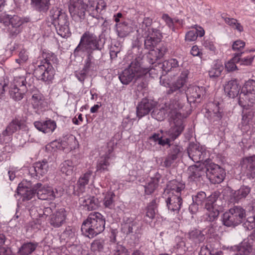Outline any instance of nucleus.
<instances>
[{"label": "nucleus", "instance_id": "nucleus-1", "mask_svg": "<svg viewBox=\"0 0 255 255\" xmlns=\"http://www.w3.org/2000/svg\"><path fill=\"white\" fill-rule=\"evenodd\" d=\"M189 71L187 70L182 72L177 79L172 84L165 82L164 80L162 84L165 87H168L169 90L167 91V94H171L176 92L174 99L170 105L175 109L183 110L184 107L183 101L186 100L189 103H194L198 99H200L201 96L204 93V89L203 87L197 86H189L186 90L185 86L187 81ZM162 82V81H160Z\"/></svg>", "mask_w": 255, "mask_h": 255}, {"label": "nucleus", "instance_id": "nucleus-2", "mask_svg": "<svg viewBox=\"0 0 255 255\" xmlns=\"http://www.w3.org/2000/svg\"><path fill=\"white\" fill-rule=\"evenodd\" d=\"M105 220L99 212L91 213L81 226V231L85 236L93 238L105 229Z\"/></svg>", "mask_w": 255, "mask_h": 255}, {"label": "nucleus", "instance_id": "nucleus-3", "mask_svg": "<svg viewBox=\"0 0 255 255\" xmlns=\"http://www.w3.org/2000/svg\"><path fill=\"white\" fill-rule=\"evenodd\" d=\"M101 40L94 33L89 31L85 32L81 37L80 41L74 51V54L79 52L92 54L95 50L101 51L103 46L100 44Z\"/></svg>", "mask_w": 255, "mask_h": 255}, {"label": "nucleus", "instance_id": "nucleus-4", "mask_svg": "<svg viewBox=\"0 0 255 255\" xmlns=\"http://www.w3.org/2000/svg\"><path fill=\"white\" fill-rule=\"evenodd\" d=\"M49 16L58 35L64 38L70 35L68 17L65 12L56 7H53L50 10Z\"/></svg>", "mask_w": 255, "mask_h": 255}, {"label": "nucleus", "instance_id": "nucleus-5", "mask_svg": "<svg viewBox=\"0 0 255 255\" xmlns=\"http://www.w3.org/2000/svg\"><path fill=\"white\" fill-rule=\"evenodd\" d=\"M220 192L218 191L213 192L207 197L205 204V208L207 212L206 214V220L213 222L218 217L220 212L223 209V201L220 198Z\"/></svg>", "mask_w": 255, "mask_h": 255}, {"label": "nucleus", "instance_id": "nucleus-6", "mask_svg": "<svg viewBox=\"0 0 255 255\" xmlns=\"http://www.w3.org/2000/svg\"><path fill=\"white\" fill-rule=\"evenodd\" d=\"M171 111L170 115L174 121V125L168 131V135L172 140H174L182 132L184 129L183 119L186 118L187 114L184 112V110L175 109L172 106H169Z\"/></svg>", "mask_w": 255, "mask_h": 255}, {"label": "nucleus", "instance_id": "nucleus-7", "mask_svg": "<svg viewBox=\"0 0 255 255\" xmlns=\"http://www.w3.org/2000/svg\"><path fill=\"white\" fill-rule=\"evenodd\" d=\"M246 217L245 210L240 206H235L223 215V224L227 227H235L242 223Z\"/></svg>", "mask_w": 255, "mask_h": 255}, {"label": "nucleus", "instance_id": "nucleus-8", "mask_svg": "<svg viewBox=\"0 0 255 255\" xmlns=\"http://www.w3.org/2000/svg\"><path fill=\"white\" fill-rule=\"evenodd\" d=\"M161 37V34L158 30H152L151 33H148L147 35L143 37L145 38V48L150 50L148 54V57L151 59L152 63L155 62L158 58L163 55V53L160 51L158 52V55H157L156 51L153 49V48L160 42Z\"/></svg>", "mask_w": 255, "mask_h": 255}, {"label": "nucleus", "instance_id": "nucleus-9", "mask_svg": "<svg viewBox=\"0 0 255 255\" xmlns=\"http://www.w3.org/2000/svg\"><path fill=\"white\" fill-rule=\"evenodd\" d=\"M27 82L24 76L14 77L9 91L10 98L16 101L21 100L27 91Z\"/></svg>", "mask_w": 255, "mask_h": 255}, {"label": "nucleus", "instance_id": "nucleus-10", "mask_svg": "<svg viewBox=\"0 0 255 255\" xmlns=\"http://www.w3.org/2000/svg\"><path fill=\"white\" fill-rule=\"evenodd\" d=\"M87 4L83 0H70L68 8L72 17L75 20L85 18Z\"/></svg>", "mask_w": 255, "mask_h": 255}, {"label": "nucleus", "instance_id": "nucleus-11", "mask_svg": "<svg viewBox=\"0 0 255 255\" xmlns=\"http://www.w3.org/2000/svg\"><path fill=\"white\" fill-rule=\"evenodd\" d=\"M207 177L211 183L219 184L221 183L225 177V171L218 165L213 163L207 164Z\"/></svg>", "mask_w": 255, "mask_h": 255}, {"label": "nucleus", "instance_id": "nucleus-12", "mask_svg": "<svg viewBox=\"0 0 255 255\" xmlns=\"http://www.w3.org/2000/svg\"><path fill=\"white\" fill-rule=\"evenodd\" d=\"M33 74L37 79L49 83L53 79L55 72L53 66L39 65L34 69Z\"/></svg>", "mask_w": 255, "mask_h": 255}, {"label": "nucleus", "instance_id": "nucleus-13", "mask_svg": "<svg viewBox=\"0 0 255 255\" xmlns=\"http://www.w3.org/2000/svg\"><path fill=\"white\" fill-rule=\"evenodd\" d=\"M207 164L193 165L188 168L189 179L191 181L201 182L207 176Z\"/></svg>", "mask_w": 255, "mask_h": 255}, {"label": "nucleus", "instance_id": "nucleus-14", "mask_svg": "<svg viewBox=\"0 0 255 255\" xmlns=\"http://www.w3.org/2000/svg\"><path fill=\"white\" fill-rule=\"evenodd\" d=\"M17 193L21 196L22 201L29 200L37 193L35 185L32 187L31 183L26 181H23L19 184L17 188Z\"/></svg>", "mask_w": 255, "mask_h": 255}, {"label": "nucleus", "instance_id": "nucleus-15", "mask_svg": "<svg viewBox=\"0 0 255 255\" xmlns=\"http://www.w3.org/2000/svg\"><path fill=\"white\" fill-rule=\"evenodd\" d=\"M35 188L37 190V196L41 200H54L58 195L56 189L54 190L51 187H45L41 183L35 184Z\"/></svg>", "mask_w": 255, "mask_h": 255}, {"label": "nucleus", "instance_id": "nucleus-16", "mask_svg": "<svg viewBox=\"0 0 255 255\" xmlns=\"http://www.w3.org/2000/svg\"><path fill=\"white\" fill-rule=\"evenodd\" d=\"M170 149L168 155L164 161V165L166 167H170L174 162L182 156L183 148L177 144H169Z\"/></svg>", "mask_w": 255, "mask_h": 255}, {"label": "nucleus", "instance_id": "nucleus-17", "mask_svg": "<svg viewBox=\"0 0 255 255\" xmlns=\"http://www.w3.org/2000/svg\"><path fill=\"white\" fill-rule=\"evenodd\" d=\"M122 231L127 235L134 234H140L141 231V225L138 221L128 218L124 220L122 225Z\"/></svg>", "mask_w": 255, "mask_h": 255}, {"label": "nucleus", "instance_id": "nucleus-18", "mask_svg": "<svg viewBox=\"0 0 255 255\" xmlns=\"http://www.w3.org/2000/svg\"><path fill=\"white\" fill-rule=\"evenodd\" d=\"M155 103L147 98H143L138 104L136 107V115L140 119L148 115L155 107Z\"/></svg>", "mask_w": 255, "mask_h": 255}, {"label": "nucleus", "instance_id": "nucleus-19", "mask_svg": "<svg viewBox=\"0 0 255 255\" xmlns=\"http://www.w3.org/2000/svg\"><path fill=\"white\" fill-rule=\"evenodd\" d=\"M187 150L189 157L194 162H199L204 159L206 152L202 147L194 143H191Z\"/></svg>", "mask_w": 255, "mask_h": 255}, {"label": "nucleus", "instance_id": "nucleus-20", "mask_svg": "<svg viewBox=\"0 0 255 255\" xmlns=\"http://www.w3.org/2000/svg\"><path fill=\"white\" fill-rule=\"evenodd\" d=\"M3 18L6 21L8 20L12 26L10 33L12 36H16L20 32L21 30L20 26L24 22L23 19L17 15L8 14H5Z\"/></svg>", "mask_w": 255, "mask_h": 255}, {"label": "nucleus", "instance_id": "nucleus-21", "mask_svg": "<svg viewBox=\"0 0 255 255\" xmlns=\"http://www.w3.org/2000/svg\"><path fill=\"white\" fill-rule=\"evenodd\" d=\"M66 216L65 209L56 210L50 217L49 224L54 228H59L65 223Z\"/></svg>", "mask_w": 255, "mask_h": 255}, {"label": "nucleus", "instance_id": "nucleus-22", "mask_svg": "<svg viewBox=\"0 0 255 255\" xmlns=\"http://www.w3.org/2000/svg\"><path fill=\"white\" fill-rule=\"evenodd\" d=\"M49 169V165L46 160L34 163L32 167L30 169L29 172L32 175L40 178L46 174Z\"/></svg>", "mask_w": 255, "mask_h": 255}, {"label": "nucleus", "instance_id": "nucleus-23", "mask_svg": "<svg viewBox=\"0 0 255 255\" xmlns=\"http://www.w3.org/2000/svg\"><path fill=\"white\" fill-rule=\"evenodd\" d=\"M25 127V125L23 121L15 118L7 125L6 128L2 132V135L4 137L10 136L18 129L23 128Z\"/></svg>", "mask_w": 255, "mask_h": 255}, {"label": "nucleus", "instance_id": "nucleus-24", "mask_svg": "<svg viewBox=\"0 0 255 255\" xmlns=\"http://www.w3.org/2000/svg\"><path fill=\"white\" fill-rule=\"evenodd\" d=\"M185 187V183L182 181L173 180L169 181L166 186V191L169 195L179 194L181 195V192Z\"/></svg>", "mask_w": 255, "mask_h": 255}, {"label": "nucleus", "instance_id": "nucleus-25", "mask_svg": "<svg viewBox=\"0 0 255 255\" xmlns=\"http://www.w3.org/2000/svg\"><path fill=\"white\" fill-rule=\"evenodd\" d=\"M230 253L249 255L253 251V245L249 240H244L238 247H232L228 250Z\"/></svg>", "mask_w": 255, "mask_h": 255}, {"label": "nucleus", "instance_id": "nucleus-26", "mask_svg": "<svg viewBox=\"0 0 255 255\" xmlns=\"http://www.w3.org/2000/svg\"><path fill=\"white\" fill-rule=\"evenodd\" d=\"M152 23V19L149 17H145L141 23L139 24V27L137 29V39H140L147 35L148 33H151L152 30H156L150 28Z\"/></svg>", "mask_w": 255, "mask_h": 255}, {"label": "nucleus", "instance_id": "nucleus-27", "mask_svg": "<svg viewBox=\"0 0 255 255\" xmlns=\"http://www.w3.org/2000/svg\"><path fill=\"white\" fill-rule=\"evenodd\" d=\"M166 202L169 210L178 212L182 204V199L179 194L169 195Z\"/></svg>", "mask_w": 255, "mask_h": 255}, {"label": "nucleus", "instance_id": "nucleus-28", "mask_svg": "<svg viewBox=\"0 0 255 255\" xmlns=\"http://www.w3.org/2000/svg\"><path fill=\"white\" fill-rule=\"evenodd\" d=\"M115 27L118 36L122 38L126 37L132 31L131 22L128 20L116 24Z\"/></svg>", "mask_w": 255, "mask_h": 255}, {"label": "nucleus", "instance_id": "nucleus-29", "mask_svg": "<svg viewBox=\"0 0 255 255\" xmlns=\"http://www.w3.org/2000/svg\"><path fill=\"white\" fill-rule=\"evenodd\" d=\"M35 127L39 131L44 133L53 132L56 128V124L54 121L49 120L43 122L39 121L35 122Z\"/></svg>", "mask_w": 255, "mask_h": 255}, {"label": "nucleus", "instance_id": "nucleus-30", "mask_svg": "<svg viewBox=\"0 0 255 255\" xmlns=\"http://www.w3.org/2000/svg\"><path fill=\"white\" fill-rule=\"evenodd\" d=\"M104 2L103 0H100L97 3L94 1H89L88 4H87L86 10L89 12L93 19L96 18V20L98 21L97 17L99 16L98 10L100 9V6H101V9L102 10L105 7V5L103 4Z\"/></svg>", "mask_w": 255, "mask_h": 255}, {"label": "nucleus", "instance_id": "nucleus-31", "mask_svg": "<svg viewBox=\"0 0 255 255\" xmlns=\"http://www.w3.org/2000/svg\"><path fill=\"white\" fill-rule=\"evenodd\" d=\"M80 204L87 207L88 210L91 211L96 209L98 207L97 198L94 196L86 195L80 198Z\"/></svg>", "mask_w": 255, "mask_h": 255}, {"label": "nucleus", "instance_id": "nucleus-32", "mask_svg": "<svg viewBox=\"0 0 255 255\" xmlns=\"http://www.w3.org/2000/svg\"><path fill=\"white\" fill-rule=\"evenodd\" d=\"M246 168L247 176L254 178L255 176V155L247 157L243 161V167Z\"/></svg>", "mask_w": 255, "mask_h": 255}, {"label": "nucleus", "instance_id": "nucleus-33", "mask_svg": "<svg viewBox=\"0 0 255 255\" xmlns=\"http://www.w3.org/2000/svg\"><path fill=\"white\" fill-rule=\"evenodd\" d=\"M38 246L36 242H27L23 244L19 248L17 251L18 255H29L34 252Z\"/></svg>", "mask_w": 255, "mask_h": 255}, {"label": "nucleus", "instance_id": "nucleus-34", "mask_svg": "<svg viewBox=\"0 0 255 255\" xmlns=\"http://www.w3.org/2000/svg\"><path fill=\"white\" fill-rule=\"evenodd\" d=\"M240 86L236 81H230L224 87L225 92L229 98H234L239 93Z\"/></svg>", "mask_w": 255, "mask_h": 255}, {"label": "nucleus", "instance_id": "nucleus-35", "mask_svg": "<svg viewBox=\"0 0 255 255\" xmlns=\"http://www.w3.org/2000/svg\"><path fill=\"white\" fill-rule=\"evenodd\" d=\"M212 105L214 109H208L205 116L212 123L219 122L222 117V114L219 111V108L217 104H212Z\"/></svg>", "mask_w": 255, "mask_h": 255}, {"label": "nucleus", "instance_id": "nucleus-36", "mask_svg": "<svg viewBox=\"0 0 255 255\" xmlns=\"http://www.w3.org/2000/svg\"><path fill=\"white\" fill-rule=\"evenodd\" d=\"M128 68L137 76L142 75L144 72L142 66V58L140 57H136L131 62Z\"/></svg>", "mask_w": 255, "mask_h": 255}, {"label": "nucleus", "instance_id": "nucleus-37", "mask_svg": "<svg viewBox=\"0 0 255 255\" xmlns=\"http://www.w3.org/2000/svg\"><path fill=\"white\" fill-rule=\"evenodd\" d=\"M159 179V177L156 176L155 177L151 178L146 183L144 186L145 194L151 195L155 191L158 186Z\"/></svg>", "mask_w": 255, "mask_h": 255}, {"label": "nucleus", "instance_id": "nucleus-38", "mask_svg": "<svg viewBox=\"0 0 255 255\" xmlns=\"http://www.w3.org/2000/svg\"><path fill=\"white\" fill-rule=\"evenodd\" d=\"M113 149H109V154H106L104 157H102L99 160L97 165V171L103 172L105 171H108V166L110 164V160L111 159V156L110 154L112 152Z\"/></svg>", "mask_w": 255, "mask_h": 255}, {"label": "nucleus", "instance_id": "nucleus-39", "mask_svg": "<svg viewBox=\"0 0 255 255\" xmlns=\"http://www.w3.org/2000/svg\"><path fill=\"white\" fill-rule=\"evenodd\" d=\"M250 191L251 188L249 187L242 186L239 190L233 193L232 197L235 202H238L242 199L246 198Z\"/></svg>", "mask_w": 255, "mask_h": 255}, {"label": "nucleus", "instance_id": "nucleus-40", "mask_svg": "<svg viewBox=\"0 0 255 255\" xmlns=\"http://www.w3.org/2000/svg\"><path fill=\"white\" fill-rule=\"evenodd\" d=\"M137 75L129 70L128 68L125 69L119 75V78L121 82L125 85L128 84Z\"/></svg>", "mask_w": 255, "mask_h": 255}, {"label": "nucleus", "instance_id": "nucleus-41", "mask_svg": "<svg viewBox=\"0 0 255 255\" xmlns=\"http://www.w3.org/2000/svg\"><path fill=\"white\" fill-rule=\"evenodd\" d=\"M35 9L40 12H46L49 8V0H31Z\"/></svg>", "mask_w": 255, "mask_h": 255}, {"label": "nucleus", "instance_id": "nucleus-42", "mask_svg": "<svg viewBox=\"0 0 255 255\" xmlns=\"http://www.w3.org/2000/svg\"><path fill=\"white\" fill-rule=\"evenodd\" d=\"M157 206V199L153 200L147 206L146 208L145 217L149 219L152 220L155 215V210Z\"/></svg>", "mask_w": 255, "mask_h": 255}, {"label": "nucleus", "instance_id": "nucleus-43", "mask_svg": "<svg viewBox=\"0 0 255 255\" xmlns=\"http://www.w3.org/2000/svg\"><path fill=\"white\" fill-rule=\"evenodd\" d=\"M188 238L195 243H200L205 240L204 234L200 230H195L189 232Z\"/></svg>", "mask_w": 255, "mask_h": 255}, {"label": "nucleus", "instance_id": "nucleus-44", "mask_svg": "<svg viewBox=\"0 0 255 255\" xmlns=\"http://www.w3.org/2000/svg\"><path fill=\"white\" fill-rule=\"evenodd\" d=\"M105 241L103 239L95 240L91 244V250L94 253L102 252L104 250Z\"/></svg>", "mask_w": 255, "mask_h": 255}, {"label": "nucleus", "instance_id": "nucleus-45", "mask_svg": "<svg viewBox=\"0 0 255 255\" xmlns=\"http://www.w3.org/2000/svg\"><path fill=\"white\" fill-rule=\"evenodd\" d=\"M179 64L178 61L175 59H171L167 61H164L161 64V68L162 70L167 73L172 70V68L178 67Z\"/></svg>", "mask_w": 255, "mask_h": 255}, {"label": "nucleus", "instance_id": "nucleus-46", "mask_svg": "<svg viewBox=\"0 0 255 255\" xmlns=\"http://www.w3.org/2000/svg\"><path fill=\"white\" fill-rule=\"evenodd\" d=\"M74 168L73 162L70 160H65L61 164V171L66 175H71L73 172Z\"/></svg>", "mask_w": 255, "mask_h": 255}, {"label": "nucleus", "instance_id": "nucleus-47", "mask_svg": "<svg viewBox=\"0 0 255 255\" xmlns=\"http://www.w3.org/2000/svg\"><path fill=\"white\" fill-rule=\"evenodd\" d=\"M242 53H238L235 54L234 57L225 64V68L228 71H233L237 69L236 63L240 62Z\"/></svg>", "mask_w": 255, "mask_h": 255}, {"label": "nucleus", "instance_id": "nucleus-48", "mask_svg": "<svg viewBox=\"0 0 255 255\" xmlns=\"http://www.w3.org/2000/svg\"><path fill=\"white\" fill-rule=\"evenodd\" d=\"M56 210L55 205L54 204H51L48 207H45L43 209H39L38 213L39 217H47L49 216H50V217Z\"/></svg>", "mask_w": 255, "mask_h": 255}, {"label": "nucleus", "instance_id": "nucleus-49", "mask_svg": "<svg viewBox=\"0 0 255 255\" xmlns=\"http://www.w3.org/2000/svg\"><path fill=\"white\" fill-rule=\"evenodd\" d=\"M243 91L251 93V99H254L255 97V81L254 80H249L247 81L242 88Z\"/></svg>", "mask_w": 255, "mask_h": 255}, {"label": "nucleus", "instance_id": "nucleus-50", "mask_svg": "<svg viewBox=\"0 0 255 255\" xmlns=\"http://www.w3.org/2000/svg\"><path fill=\"white\" fill-rule=\"evenodd\" d=\"M44 58V62L41 65H46V66H52V64H57L58 59L56 56L52 53H45L43 54Z\"/></svg>", "mask_w": 255, "mask_h": 255}, {"label": "nucleus", "instance_id": "nucleus-51", "mask_svg": "<svg viewBox=\"0 0 255 255\" xmlns=\"http://www.w3.org/2000/svg\"><path fill=\"white\" fill-rule=\"evenodd\" d=\"M224 69L223 66L220 64H216L209 71V76L211 78L218 77L221 75V72Z\"/></svg>", "mask_w": 255, "mask_h": 255}, {"label": "nucleus", "instance_id": "nucleus-52", "mask_svg": "<svg viewBox=\"0 0 255 255\" xmlns=\"http://www.w3.org/2000/svg\"><path fill=\"white\" fill-rule=\"evenodd\" d=\"M115 195L113 192L108 193L104 199V205L105 207L113 209L115 206L114 198Z\"/></svg>", "mask_w": 255, "mask_h": 255}, {"label": "nucleus", "instance_id": "nucleus-53", "mask_svg": "<svg viewBox=\"0 0 255 255\" xmlns=\"http://www.w3.org/2000/svg\"><path fill=\"white\" fill-rule=\"evenodd\" d=\"M193 201L202 206L204 202H206L207 199L206 194L204 192L201 191L197 193V194L193 196Z\"/></svg>", "mask_w": 255, "mask_h": 255}, {"label": "nucleus", "instance_id": "nucleus-54", "mask_svg": "<svg viewBox=\"0 0 255 255\" xmlns=\"http://www.w3.org/2000/svg\"><path fill=\"white\" fill-rule=\"evenodd\" d=\"M92 171H88L82 176H81L78 180V184L80 187H84L89 183V180L92 174Z\"/></svg>", "mask_w": 255, "mask_h": 255}, {"label": "nucleus", "instance_id": "nucleus-55", "mask_svg": "<svg viewBox=\"0 0 255 255\" xmlns=\"http://www.w3.org/2000/svg\"><path fill=\"white\" fill-rule=\"evenodd\" d=\"M245 229L248 230H252L255 228V217H249L243 224Z\"/></svg>", "mask_w": 255, "mask_h": 255}, {"label": "nucleus", "instance_id": "nucleus-56", "mask_svg": "<svg viewBox=\"0 0 255 255\" xmlns=\"http://www.w3.org/2000/svg\"><path fill=\"white\" fill-rule=\"evenodd\" d=\"M135 83L137 84L138 90H141L147 86V83L145 78L142 75L137 76L135 78Z\"/></svg>", "mask_w": 255, "mask_h": 255}, {"label": "nucleus", "instance_id": "nucleus-57", "mask_svg": "<svg viewBox=\"0 0 255 255\" xmlns=\"http://www.w3.org/2000/svg\"><path fill=\"white\" fill-rule=\"evenodd\" d=\"M114 255H129L128 250L123 246L117 244L114 250Z\"/></svg>", "mask_w": 255, "mask_h": 255}, {"label": "nucleus", "instance_id": "nucleus-58", "mask_svg": "<svg viewBox=\"0 0 255 255\" xmlns=\"http://www.w3.org/2000/svg\"><path fill=\"white\" fill-rule=\"evenodd\" d=\"M198 37L197 31L190 30L188 31L185 36V40L188 41H193L196 40Z\"/></svg>", "mask_w": 255, "mask_h": 255}, {"label": "nucleus", "instance_id": "nucleus-59", "mask_svg": "<svg viewBox=\"0 0 255 255\" xmlns=\"http://www.w3.org/2000/svg\"><path fill=\"white\" fill-rule=\"evenodd\" d=\"M213 250H211L209 245L203 246L201 248L199 255H212Z\"/></svg>", "mask_w": 255, "mask_h": 255}, {"label": "nucleus", "instance_id": "nucleus-60", "mask_svg": "<svg viewBox=\"0 0 255 255\" xmlns=\"http://www.w3.org/2000/svg\"><path fill=\"white\" fill-rule=\"evenodd\" d=\"M245 46V42L241 40H238L235 41L232 45L234 50H240Z\"/></svg>", "mask_w": 255, "mask_h": 255}, {"label": "nucleus", "instance_id": "nucleus-61", "mask_svg": "<svg viewBox=\"0 0 255 255\" xmlns=\"http://www.w3.org/2000/svg\"><path fill=\"white\" fill-rule=\"evenodd\" d=\"M28 59V55L24 50L21 51L19 53V58L16 59V62L21 64L25 62Z\"/></svg>", "mask_w": 255, "mask_h": 255}, {"label": "nucleus", "instance_id": "nucleus-62", "mask_svg": "<svg viewBox=\"0 0 255 255\" xmlns=\"http://www.w3.org/2000/svg\"><path fill=\"white\" fill-rule=\"evenodd\" d=\"M42 95L39 92H37L33 94L32 96V100L34 104L38 105L40 101L42 100Z\"/></svg>", "mask_w": 255, "mask_h": 255}, {"label": "nucleus", "instance_id": "nucleus-63", "mask_svg": "<svg viewBox=\"0 0 255 255\" xmlns=\"http://www.w3.org/2000/svg\"><path fill=\"white\" fill-rule=\"evenodd\" d=\"M74 236V233L72 231V229L70 227L66 228L62 233V236L67 239L72 238Z\"/></svg>", "mask_w": 255, "mask_h": 255}, {"label": "nucleus", "instance_id": "nucleus-64", "mask_svg": "<svg viewBox=\"0 0 255 255\" xmlns=\"http://www.w3.org/2000/svg\"><path fill=\"white\" fill-rule=\"evenodd\" d=\"M88 72L82 69L80 72L76 73V76L81 82H83L87 76Z\"/></svg>", "mask_w": 255, "mask_h": 255}]
</instances>
